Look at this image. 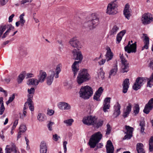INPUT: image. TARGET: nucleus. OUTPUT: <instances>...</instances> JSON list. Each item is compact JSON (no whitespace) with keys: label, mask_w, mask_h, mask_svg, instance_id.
Listing matches in <instances>:
<instances>
[{"label":"nucleus","mask_w":153,"mask_h":153,"mask_svg":"<svg viewBox=\"0 0 153 153\" xmlns=\"http://www.w3.org/2000/svg\"><path fill=\"white\" fill-rule=\"evenodd\" d=\"M79 97L85 99H88L92 95L93 91L90 86L86 85L82 86L79 91Z\"/></svg>","instance_id":"nucleus-1"},{"label":"nucleus","mask_w":153,"mask_h":153,"mask_svg":"<svg viewBox=\"0 0 153 153\" xmlns=\"http://www.w3.org/2000/svg\"><path fill=\"white\" fill-rule=\"evenodd\" d=\"M90 76L88 69L83 68L79 71L77 77V82L79 85L90 80Z\"/></svg>","instance_id":"nucleus-2"},{"label":"nucleus","mask_w":153,"mask_h":153,"mask_svg":"<svg viewBox=\"0 0 153 153\" xmlns=\"http://www.w3.org/2000/svg\"><path fill=\"white\" fill-rule=\"evenodd\" d=\"M102 135L100 131H98L93 134L90 138L88 143L91 148H94L97 143L100 140Z\"/></svg>","instance_id":"nucleus-3"},{"label":"nucleus","mask_w":153,"mask_h":153,"mask_svg":"<svg viewBox=\"0 0 153 153\" xmlns=\"http://www.w3.org/2000/svg\"><path fill=\"white\" fill-rule=\"evenodd\" d=\"M117 0H114L108 4L106 13L109 14H114L117 13L118 3Z\"/></svg>","instance_id":"nucleus-4"},{"label":"nucleus","mask_w":153,"mask_h":153,"mask_svg":"<svg viewBox=\"0 0 153 153\" xmlns=\"http://www.w3.org/2000/svg\"><path fill=\"white\" fill-rule=\"evenodd\" d=\"M141 20L142 23L146 25L149 24L153 21V16L150 13H144L142 16Z\"/></svg>","instance_id":"nucleus-5"},{"label":"nucleus","mask_w":153,"mask_h":153,"mask_svg":"<svg viewBox=\"0 0 153 153\" xmlns=\"http://www.w3.org/2000/svg\"><path fill=\"white\" fill-rule=\"evenodd\" d=\"M131 42L132 43L133 41L131 40L128 42V45L124 48L125 50L128 53H135L137 50L136 42H135L131 44Z\"/></svg>","instance_id":"nucleus-6"},{"label":"nucleus","mask_w":153,"mask_h":153,"mask_svg":"<svg viewBox=\"0 0 153 153\" xmlns=\"http://www.w3.org/2000/svg\"><path fill=\"white\" fill-rule=\"evenodd\" d=\"M120 57L122 63L121 72L123 73L127 72L129 70V64L123 55H120Z\"/></svg>","instance_id":"nucleus-7"},{"label":"nucleus","mask_w":153,"mask_h":153,"mask_svg":"<svg viewBox=\"0 0 153 153\" xmlns=\"http://www.w3.org/2000/svg\"><path fill=\"white\" fill-rule=\"evenodd\" d=\"M96 118L95 117L90 115L84 117L83 119L82 122L84 124L88 126L92 125L93 126L95 123Z\"/></svg>","instance_id":"nucleus-8"},{"label":"nucleus","mask_w":153,"mask_h":153,"mask_svg":"<svg viewBox=\"0 0 153 153\" xmlns=\"http://www.w3.org/2000/svg\"><path fill=\"white\" fill-rule=\"evenodd\" d=\"M146 82V80L144 78L140 77L137 78L133 86V89L135 91L137 90Z\"/></svg>","instance_id":"nucleus-9"},{"label":"nucleus","mask_w":153,"mask_h":153,"mask_svg":"<svg viewBox=\"0 0 153 153\" xmlns=\"http://www.w3.org/2000/svg\"><path fill=\"white\" fill-rule=\"evenodd\" d=\"M69 43L71 46L78 49L82 48V45L79 42L76 38L71 39L69 42Z\"/></svg>","instance_id":"nucleus-10"},{"label":"nucleus","mask_w":153,"mask_h":153,"mask_svg":"<svg viewBox=\"0 0 153 153\" xmlns=\"http://www.w3.org/2000/svg\"><path fill=\"white\" fill-rule=\"evenodd\" d=\"M74 59L75 60H79L80 62L83 58V56L81 52L76 49H74L72 51Z\"/></svg>","instance_id":"nucleus-11"},{"label":"nucleus","mask_w":153,"mask_h":153,"mask_svg":"<svg viewBox=\"0 0 153 153\" xmlns=\"http://www.w3.org/2000/svg\"><path fill=\"white\" fill-rule=\"evenodd\" d=\"M153 108V98H151L149 100L148 103L145 105L143 112L146 114H148L152 110Z\"/></svg>","instance_id":"nucleus-12"},{"label":"nucleus","mask_w":153,"mask_h":153,"mask_svg":"<svg viewBox=\"0 0 153 153\" xmlns=\"http://www.w3.org/2000/svg\"><path fill=\"white\" fill-rule=\"evenodd\" d=\"M126 134L124 137V139H129L132 137V133L133 131V128L128 126H125Z\"/></svg>","instance_id":"nucleus-13"},{"label":"nucleus","mask_w":153,"mask_h":153,"mask_svg":"<svg viewBox=\"0 0 153 153\" xmlns=\"http://www.w3.org/2000/svg\"><path fill=\"white\" fill-rule=\"evenodd\" d=\"M131 10L130 8L129 5L128 4H126L123 10V14L125 17L128 20L131 16Z\"/></svg>","instance_id":"nucleus-14"},{"label":"nucleus","mask_w":153,"mask_h":153,"mask_svg":"<svg viewBox=\"0 0 153 153\" xmlns=\"http://www.w3.org/2000/svg\"><path fill=\"white\" fill-rule=\"evenodd\" d=\"M105 147L107 153H114V148L111 140L107 141Z\"/></svg>","instance_id":"nucleus-15"},{"label":"nucleus","mask_w":153,"mask_h":153,"mask_svg":"<svg viewBox=\"0 0 153 153\" xmlns=\"http://www.w3.org/2000/svg\"><path fill=\"white\" fill-rule=\"evenodd\" d=\"M79 63L80 61H75L71 66L72 71L73 72L74 76H75L79 70L78 64Z\"/></svg>","instance_id":"nucleus-16"},{"label":"nucleus","mask_w":153,"mask_h":153,"mask_svg":"<svg viewBox=\"0 0 153 153\" xmlns=\"http://www.w3.org/2000/svg\"><path fill=\"white\" fill-rule=\"evenodd\" d=\"M9 146V145L6 146L5 149V153H11L12 151H13L15 153H17V148L14 143H11V148H8Z\"/></svg>","instance_id":"nucleus-17"},{"label":"nucleus","mask_w":153,"mask_h":153,"mask_svg":"<svg viewBox=\"0 0 153 153\" xmlns=\"http://www.w3.org/2000/svg\"><path fill=\"white\" fill-rule=\"evenodd\" d=\"M59 108L62 110H68L70 109L71 106L68 103L65 102H60L58 104Z\"/></svg>","instance_id":"nucleus-18"},{"label":"nucleus","mask_w":153,"mask_h":153,"mask_svg":"<svg viewBox=\"0 0 153 153\" xmlns=\"http://www.w3.org/2000/svg\"><path fill=\"white\" fill-rule=\"evenodd\" d=\"M110 99L111 98L110 97H107L104 100L103 110L104 112H106L107 111V109L109 108Z\"/></svg>","instance_id":"nucleus-19"},{"label":"nucleus","mask_w":153,"mask_h":153,"mask_svg":"<svg viewBox=\"0 0 153 153\" xmlns=\"http://www.w3.org/2000/svg\"><path fill=\"white\" fill-rule=\"evenodd\" d=\"M143 41L144 42V45L142 48V50L148 49L149 45V39L147 36V34H143Z\"/></svg>","instance_id":"nucleus-20"},{"label":"nucleus","mask_w":153,"mask_h":153,"mask_svg":"<svg viewBox=\"0 0 153 153\" xmlns=\"http://www.w3.org/2000/svg\"><path fill=\"white\" fill-rule=\"evenodd\" d=\"M107 51L105 54V59L107 61L111 60L113 56V53L112 52L111 50L109 47H108L106 49Z\"/></svg>","instance_id":"nucleus-21"},{"label":"nucleus","mask_w":153,"mask_h":153,"mask_svg":"<svg viewBox=\"0 0 153 153\" xmlns=\"http://www.w3.org/2000/svg\"><path fill=\"white\" fill-rule=\"evenodd\" d=\"M132 107V104L130 103H128V105L127 106L126 109L124 110L123 116L124 118L128 117L131 111Z\"/></svg>","instance_id":"nucleus-22"},{"label":"nucleus","mask_w":153,"mask_h":153,"mask_svg":"<svg viewBox=\"0 0 153 153\" xmlns=\"http://www.w3.org/2000/svg\"><path fill=\"white\" fill-rule=\"evenodd\" d=\"M129 79H126L123 83V92L124 93H127L129 85Z\"/></svg>","instance_id":"nucleus-23"},{"label":"nucleus","mask_w":153,"mask_h":153,"mask_svg":"<svg viewBox=\"0 0 153 153\" xmlns=\"http://www.w3.org/2000/svg\"><path fill=\"white\" fill-rule=\"evenodd\" d=\"M47 76V74L42 70L40 71L39 74L38 75V80L40 82H42Z\"/></svg>","instance_id":"nucleus-24"},{"label":"nucleus","mask_w":153,"mask_h":153,"mask_svg":"<svg viewBox=\"0 0 153 153\" xmlns=\"http://www.w3.org/2000/svg\"><path fill=\"white\" fill-rule=\"evenodd\" d=\"M55 77V74L53 71H50V75L47 78V83L48 85H51L52 83L54 77Z\"/></svg>","instance_id":"nucleus-25"},{"label":"nucleus","mask_w":153,"mask_h":153,"mask_svg":"<svg viewBox=\"0 0 153 153\" xmlns=\"http://www.w3.org/2000/svg\"><path fill=\"white\" fill-rule=\"evenodd\" d=\"M136 149L138 153H145L143 149V145L142 143H137Z\"/></svg>","instance_id":"nucleus-26"},{"label":"nucleus","mask_w":153,"mask_h":153,"mask_svg":"<svg viewBox=\"0 0 153 153\" xmlns=\"http://www.w3.org/2000/svg\"><path fill=\"white\" fill-rule=\"evenodd\" d=\"M40 82L38 79L36 78H31L28 79L27 82V84L28 85H37Z\"/></svg>","instance_id":"nucleus-27"},{"label":"nucleus","mask_w":153,"mask_h":153,"mask_svg":"<svg viewBox=\"0 0 153 153\" xmlns=\"http://www.w3.org/2000/svg\"><path fill=\"white\" fill-rule=\"evenodd\" d=\"M126 32V30H123L117 34L116 38L117 43H119L120 42L123 36L125 34Z\"/></svg>","instance_id":"nucleus-28"},{"label":"nucleus","mask_w":153,"mask_h":153,"mask_svg":"<svg viewBox=\"0 0 153 153\" xmlns=\"http://www.w3.org/2000/svg\"><path fill=\"white\" fill-rule=\"evenodd\" d=\"M62 67V65L61 64H59L58 65L56 68L55 71H53L55 74V78H58L59 77V74L60 73L61 71V68Z\"/></svg>","instance_id":"nucleus-29"},{"label":"nucleus","mask_w":153,"mask_h":153,"mask_svg":"<svg viewBox=\"0 0 153 153\" xmlns=\"http://www.w3.org/2000/svg\"><path fill=\"white\" fill-rule=\"evenodd\" d=\"M139 126L140 127V132L143 134L145 126V121L143 118H142L140 120Z\"/></svg>","instance_id":"nucleus-30"},{"label":"nucleus","mask_w":153,"mask_h":153,"mask_svg":"<svg viewBox=\"0 0 153 153\" xmlns=\"http://www.w3.org/2000/svg\"><path fill=\"white\" fill-rule=\"evenodd\" d=\"M117 63H116L115 64V66L111 70L109 73V77H110L111 76L115 75L117 73Z\"/></svg>","instance_id":"nucleus-31"},{"label":"nucleus","mask_w":153,"mask_h":153,"mask_svg":"<svg viewBox=\"0 0 153 153\" xmlns=\"http://www.w3.org/2000/svg\"><path fill=\"white\" fill-rule=\"evenodd\" d=\"M103 123V120L100 119L98 121H97V119L96 118V121L95 123L93 126V127L96 128H98L100 127L101 126Z\"/></svg>","instance_id":"nucleus-32"},{"label":"nucleus","mask_w":153,"mask_h":153,"mask_svg":"<svg viewBox=\"0 0 153 153\" xmlns=\"http://www.w3.org/2000/svg\"><path fill=\"white\" fill-rule=\"evenodd\" d=\"M103 123V120L100 119L98 121H97V119L96 118V121L95 123L93 126V127L96 128H98L100 127L101 126Z\"/></svg>","instance_id":"nucleus-33"},{"label":"nucleus","mask_w":153,"mask_h":153,"mask_svg":"<svg viewBox=\"0 0 153 153\" xmlns=\"http://www.w3.org/2000/svg\"><path fill=\"white\" fill-rule=\"evenodd\" d=\"M26 72L25 71H23L22 73L20 74L17 79V80L19 83L22 82L23 80L25 77Z\"/></svg>","instance_id":"nucleus-34"},{"label":"nucleus","mask_w":153,"mask_h":153,"mask_svg":"<svg viewBox=\"0 0 153 153\" xmlns=\"http://www.w3.org/2000/svg\"><path fill=\"white\" fill-rule=\"evenodd\" d=\"M0 105H1L0 107V115H2L4 113L5 109L4 105L3 98L2 97H0Z\"/></svg>","instance_id":"nucleus-35"},{"label":"nucleus","mask_w":153,"mask_h":153,"mask_svg":"<svg viewBox=\"0 0 153 153\" xmlns=\"http://www.w3.org/2000/svg\"><path fill=\"white\" fill-rule=\"evenodd\" d=\"M147 86L151 87L153 85V73L152 74L149 78H147Z\"/></svg>","instance_id":"nucleus-36"},{"label":"nucleus","mask_w":153,"mask_h":153,"mask_svg":"<svg viewBox=\"0 0 153 153\" xmlns=\"http://www.w3.org/2000/svg\"><path fill=\"white\" fill-rule=\"evenodd\" d=\"M27 102L28 105L30 110L31 111H33L34 110V108L33 105V103L30 98H28L27 99Z\"/></svg>","instance_id":"nucleus-37"},{"label":"nucleus","mask_w":153,"mask_h":153,"mask_svg":"<svg viewBox=\"0 0 153 153\" xmlns=\"http://www.w3.org/2000/svg\"><path fill=\"white\" fill-rule=\"evenodd\" d=\"M84 26L86 27H89L90 30L94 28L91 20L85 22L84 24Z\"/></svg>","instance_id":"nucleus-38"},{"label":"nucleus","mask_w":153,"mask_h":153,"mask_svg":"<svg viewBox=\"0 0 153 153\" xmlns=\"http://www.w3.org/2000/svg\"><path fill=\"white\" fill-rule=\"evenodd\" d=\"M25 16V14L23 13L21 14L19 16V21L20 24L21 25L23 26L25 22V20L24 19V16Z\"/></svg>","instance_id":"nucleus-39"},{"label":"nucleus","mask_w":153,"mask_h":153,"mask_svg":"<svg viewBox=\"0 0 153 153\" xmlns=\"http://www.w3.org/2000/svg\"><path fill=\"white\" fill-rule=\"evenodd\" d=\"M119 29V27H118L116 25L114 26L111 30L110 32V34L112 35L116 34Z\"/></svg>","instance_id":"nucleus-40"},{"label":"nucleus","mask_w":153,"mask_h":153,"mask_svg":"<svg viewBox=\"0 0 153 153\" xmlns=\"http://www.w3.org/2000/svg\"><path fill=\"white\" fill-rule=\"evenodd\" d=\"M149 150L152 152L153 150V136H152L149 140Z\"/></svg>","instance_id":"nucleus-41"},{"label":"nucleus","mask_w":153,"mask_h":153,"mask_svg":"<svg viewBox=\"0 0 153 153\" xmlns=\"http://www.w3.org/2000/svg\"><path fill=\"white\" fill-rule=\"evenodd\" d=\"M46 117L45 115L43 114H39L37 117L38 120L40 121H45L46 119Z\"/></svg>","instance_id":"nucleus-42"},{"label":"nucleus","mask_w":153,"mask_h":153,"mask_svg":"<svg viewBox=\"0 0 153 153\" xmlns=\"http://www.w3.org/2000/svg\"><path fill=\"white\" fill-rule=\"evenodd\" d=\"M28 92L30 94L28 96L29 98H31L33 97L32 95L34 94L35 91V89L34 88H31L30 89H28Z\"/></svg>","instance_id":"nucleus-43"},{"label":"nucleus","mask_w":153,"mask_h":153,"mask_svg":"<svg viewBox=\"0 0 153 153\" xmlns=\"http://www.w3.org/2000/svg\"><path fill=\"white\" fill-rule=\"evenodd\" d=\"M91 20L94 28L99 23V20L98 19L96 18Z\"/></svg>","instance_id":"nucleus-44"},{"label":"nucleus","mask_w":153,"mask_h":153,"mask_svg":"<svg viewBox=\"0 0 153 153\" xmlns=\"http://www.w3.org/2000/svg\"><path fill=\"white\" fill-rule=\"evenodd\" d=\"M74 122V120L72 119H70L65 120L64 123L66 124L67 126H71L72 125V123Z\"/></svg>","instance_id":"nucleus-45"},{"label":"nucleus","mask_w":153,"mask_h":153,"mask_svg":"<svg viewBox=\"0 0 153 153\" xmlns=\"http://www.w3.org/2000/svg\"><path fill=\"white\" fill-rule=\"evenodd\" d=\"M140 110V108L139 105L138 104H136L134 106V113L135 115H136L138 114Z\"/></svg>","instance_id":"nucleus-46"},{"label":"nucleus","mask_w":153,"mask_h":153,"mask_svg":"<svg viewBox=\"0 0 153 153\" xmlns=\"http://www.w3.org/2000/svg\"><path fill=\"white\" fill-rule=\"evenodd\" d=\"M42 148L45 149H47L46 144L45 142L43 141L41 142L40 145V148L41 149L42 152Z\"/></svg>","instance_id":"nucleus-47"},{"label":"nucleus","mask_w":153,"mask_h":153,"mask_svg":"<svg viewBox=\"0 0 153 153\" xmlns=\"http://www.w3.org/2000/svg\"><path fill=\"white\" fill-rule=\"evenodd\" d=\"M121 108V106L120 104H119L118 103H117V106L116 107V108L115 109V111H116L117 113V114L118 115H119L120 114V109Z\"/></svg>","instance_id":"nucleus-48"},{"label":"nucleus","mask_w":153,"mask_h":153,"mask_svg":"<svg viewBox=\"0 0 153 153\" xmlns=\"http://www.w3.org/2000/svg\"><path fill=\"white\" fill-rule=\"evenodd\" d=\"M15 98V96L14 94H13L11 97H10L9 100L7 101L6 103L7 105L10 103Z\"/></svg>","instance_id":"nucleus-49"},{"label":"nucleus","mask_w":153,"mask_h":153,"mask_svg":"<svg viewBox=\"0 0 153 153\" xmlns=\"http://www.w3.org/2000/svg\"><path fill=\"white\" fill-rule=\"evenodd\" d=\"M107 128L106 131V134L108 135L111 132V127L110 126L109 124L107 125Z\"/></svg>","instance_id":"nucleus-50"},{"label":"nucleus","mask_w":153,"mask_h":153,"mask_svg":"<svg viewBox=\"0 0 153 153\" xmlns=\"http://www.w3.org/2000/svg\"><path fill=\"white\" fill-rule=\"evenodd\" d=\"M26 130V126L24 125H22L19 127V130L22 131V133L24 132Z\"/></svg>","instance_id":"nucleus-51"},{"label":"nucleus","mask_w":153,"mask_h":153,"mask_svg":"<svg viewBox=\"0 0 153 153\" xmlns=\"http://www.w3.org/2000/svg\"><path fill=\"white\" fill-rule=\"evenodd\" d=\"M100 94H98L95 93V94L94 96V99L97 101H99L100 100Z\"/></svg>","instance_id":"nucleus-52"},{"label":"nucleus","mask_w":153,"mask_h":153,"mask_svg":"<svg viewBox=\"0 0 153 153\" xmlns=\"http://www.w3.org/2000/svg\"><path fill=\"white\" fill-rule=\"evenodd\" d=\"M103 91V89L102 88V87H100L99 88L98 90L96 92V93L99 94H100V95H101Z\"/></svg>","instance_id":"nucleus-53"},{"label":"nucleus","mask_w":153,"mask_h":153,"mask_svg":"<svg viewBox=\"0 0 153 153\" xmlns=\"http://www.w3.org/2000/svg\"><path fill=\"white\" fill-rule=\"evenodd\" d=\"M6 25H1L0 27V30L4 32L6 30Z\"/></svg>","instance_id":"nucleus-54"},{"label":"nucleus","mask_w":153,"mask_h":153,"mask_svg":"<svg viewBox=\"0 0 153 153\" xmlns=\"http://www.w3.org/2000/svg\"><path fill=\"white\" fill-rule=\"evenodd\" d=\"M68 143L67 141H65L63 142V146L64 151V153H66L67 152L66 145Z\"/></svg>","instance_id":"nucleus-55"},{"label":"nucleus","mask_w":153,"mask_h":153,"mask_svg":"<svg viewBox=\"0 0 153 153\" xmlns=\"http://www.w3.org/2000/svg\"><path fill=\"white\" fill-rule=\"evenodd\" d=\"M54 124V123L50 122L48 125V129L50 131L52 130V126Z\"/></svg>","instance_id":"nucleus-56"},{"label":"nucleus","mask_w":153,"mask_h":153,"mask_svg":"<svg viewBox=\"0 0 153 153\" xmlns=\"http://www.w3.org/2000/svg\"><path fill=\"white\" fill-rule=\"evenodd\" d=\"M54 111L52 109H49L47 110V114L50 116L52 115L54 113Z\"/></svg>","instance_id":"nucleus-57"},{"label":"nucleus","mask_w":153,"mask_h":153,"mask_svg":"<svg viewBox=\"0 0 153 153\" xmlns=\"http://www.w3.org/2000/svg\"><path fill=\"white\" fill-rule=\"evenodd\" d=\"M34 76V75L32 73H27V74H26L25 76L26 77V78L33 77Z\"/></svg>","instance_id":"nucleus-58"},{"label":"nucleus","mask_w":153,"mask_h":153,"mask_svg":"<svg viewBox=\"0 0 153 153\" xmlns=\"http://www.w3.org/2000/svg\"><path fill=\"white\" fill-rule=\"evenodd\" d=\"M8 0H0L1 4V5H4L8 1Z\"/></svg>","instance_id":"nucleus-59"},{"label":"nucleus","mask_w":153,"mask_h":153,"mask_svg":"<svg viewBox=\"0 0 153 153\" xmlns=\"http://www.w3.org/2000/svg\"><path fill=\"white\" fill-rule=\"evenodd\" d=\"M32 1V0H22L21 2V4H24L27 2H30Z\"/></svg>","instance_id":"nucleus-60"},{"label":"nucleus","mask_w":153,"mask_h":153,"mask_svg":"<svg viewBox=\"0 0 153 153\" xmlns=\"http://www.w3.org/2000/svg\"><path fill=\"white\" fill-rule=\"evenodd\" d=\"M59 137L58 136L57 134H55L53 135V139L55 141H57Z\"/></svg>","instance_id":"nucleus-61"},{"label":"nucleus","mask_w":153,"mask_h":153,"mask_svg":"<svg viewBox=\"0 0 153 153\" xmlns=\"http://www.w3.org/2000/svg\"><path fill=\"white\" fill-rule=\"evenodd\" d=\"M105 59H102L100 61L98 62L99 64L100 65H103L105 62Z\"/></svg>","instance_id":"nucleus-62"},{"label":"nucleus","mask_w":153,"mask_h":153,"mask_svg":"<svg viewBox=\"0 0 153 153\" xmlns=\"http://www.w3.org/2000/svg\"><path fill=\"white\" fill-rule=\"evenodd\" d=\"M0 91L2 92H4V95L5 97H7V91L4 90L2 88L0 87Z\"/></svg>","instance_id":"nucleus-63"},{"label":"nucleus","mask_w":153,"mask_h":153,"mask_svg":"<svg viewBox=\"0 0 153 153\" xmlns=\"http://www.w3.org/2000/svg\"><path fill=\"white\" fill-rule=\"evenodd\" d=\"M149 66L150 68L153 70V58L152 59L150 63L149 64Z\"/></svg>","instance_id":"nucleus-64"}]
</instances>
